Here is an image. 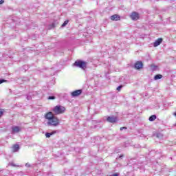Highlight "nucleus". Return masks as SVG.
Masks as SVG:
<instances>
[{
    "mask_svg": "<svg viewBox=\"0 0 176 176\" xmlns=\"http://www.w3.org/2000/svg\"><path fill=\"white\" fill-rule=\"evenodd\" d=\"M73 67H77V68H81V69H86L87 68V62L82 60H76L73 64Z\"/></svg>",
    "mask_w": 176,
    "mask_h": 176,
    "instance_id": "nucleus-1",
    "label": "nucleus"
},
{
    "mask_svg": "<svg viewBox=\"0 0 176 176\" xmlns=\"http://www.w3.org/2000/svg\"><path fill=\"white\" fill-rule=\"evenodd\" d=\"M52 111L55 115H61L65 112V107L61 105H57L53 108Z\"/></svg>",
    "mask_w": 176,
    "mask_h": 176,
    "instance_id": "nucleus-2",
    "label": "nucleus"
},
{
    "mask_svg": "<svg viewBox=\"0 0 176 176\" xmlns=\"http://www.w3.org/2000/svg\"><path fill=\"white\" fill-rule=\"evenodd\" d=\"M47 126H53L57 127L60 124V120L57 117H54L47 122Z\"/></svg>",
    "mask_w": 176,
    "mask_h": 176,
    "instance_id": "nucleus-3",
    "label": "nucleus"
},
{
    "mask_svg": "<svg viewBox=\"0 0 176 176\" xmlns=\"http://www.w3.org/2000/svg\"><path fill=\"white\" fill-rule=\"evenodd\" d=\"M130 17L131 20H133V21H137V20L140 19V14L137 12H133L131 14Z\"/></svg>",
    "mask_w": 176,
    "mask_h": 176,
    "instance_id": "nucleus-4",
    "label": "nucleus"
},
{
    "mask_svg": "<svg viewBox=\"0 0 176 176\" xmlns=\"http://www.w3.org/2000/svg\"><path fill=\"white\" fill-rule=\"evenodd\" d=\"M107 121L109 123H116L118 122V117H115L114 116H107Z\"/></svg>",
    "mask_w": 176,
    "mask_h": 176,
    "instance_id": "nucleus-5",
    "label": "nucleus"
},
{
    "mask_svg": "<svg viewBox=\"0 0 176 176\" xmlns=\"http://www.w3.org/2000/svg\"><path fill=\"white\" fill-rule=\"evenodd\" d=\"M11 129V134H17V133H20V131H21V128H20L19 126H12Z\"/></svg>",
    "mask_w": 176,
    "mask_h": 176,
    "instance_id": "nucleus-6",
    "label": "nucleus"
},
{
    "mask_svg": "<svg viewBox=\"0 0 176 176\" xmlns=\"http://www.w3.org/2000/svg\"><path fill=\"white\" fill-rule=\"evenodd\" d=\"M144 67L142 61H138L134 65L135 69H141Z\"/></svg>",
    "mask_w": 176,
    "mask_h": 176,
    "instance_id": "nucleus-7",
    "label": "nucleus"
},
{
    "mask_svg": "<svg viewBox=\"0 0 176 176\" xmlns=\"http://www.w3.org/2000/svg\"><path fill=\"white\" fill-rule=\"evenodd\" d=\"M55 116H54V114H53V112L50 111L45 114V118L47 119L49 122L50 120H52V119H53V118Z\"/></svg>",
    "mask_w": 176,
    "mask_h": 176,
    "instance_id": "nucleus-8",
    "label": "nucleus"
},
{
    "mask_svg": "<svg viewBox=\"0 0 176 176\" xmlns=\"http://www.w3.org/2000/svg\"><path fill=\"white\" fill-rule=\"evenodd\" d=\"M82 89L74 91L73 92H72V96L78 97V96H80L82 94Z\"/></svg>",
    "mask_w": 176,
    "mask_h": 176,
    "instance_id": "nucleus-9",
    "label": "nucleus"
},
{
    "mask_svg": "<svg viewBox=\"0 0 176 176\" xmlns=\"http://www.w3.org/2000/svg\"><path fill=\"white\" fill-rule=\"evenodd\" d=\"M162 42H163V38H159L153 43L154 47H157V46L160 45L162 44Z\"/></svg>",
    "mask_w": 176,
    "mask_h": 176,
    "instance_id": "nucleus-10",
    "label": "nucleus"
},
{
    "mask_svg": "<svg viewBox=\"0 0 176 176\" xmlns=\"http://www.w3.org/2000/svg\"><path fill=\"white\" fill-rule=\"evenodd\" d=\"M111 20L112 21H118V20H120V16L118 14H114L110 16Z\"/></svg>",
    "mask_w": 176,
    "mask_h": 176,
    "instance_id": "nucleus-11",
    "label": "nucleus"
},
{
    "mask_svg": "<svg viewBox=\"0 0 176 176\" xmlns=\"http://www.w3.org/2000/svg\"><path fill=\"white\" fill-rule=\"evenodd\" d=\"M19 149H20V146L19 144H14L12 146L13 152H19Z\"/></svg>",
    "mask_w": 176,
    "mask_h": 176,
    "instance_id": "nucleus-12",
    "label": "nucleus"
},
{
    "mask_svg": "<svg viewBox=\"0 0 176 176\" xmlns=\"http://www.w3.org/2000/svg\"><path fill=\"white\" fill-rule=\"evenodd\" d=\"M162 78H163V75L157 74L154 76V80H159V79H162Z\"/></svg>",
    "mask_w": 176,
    "mask_h": 176,
    "instance_id": "nucleus-13",
    "label": "nucleus"
},
{
    "mask_svg": "<svg viewBox=\"0 0 176 176\" xmlns=\"http://www.w3.org/2000/svg\"><path fill=\"white\" fill-rule=\"evenodd\" d=\"M156 115H152L151 116L149 117L148 120L150 122H154V120H156Z\"/></svg>",
    "mask_w": 176,
    "mask_h": 176,
    "instance_id": "nucleus-14",
    "label": "nucleus"
},
{
    "mask_svg": "<svg viewBox=\"0 0 176 176\" xmlns=\"http://www.w3.org/2000/svg\"><path fill=\"white\" fill-rule=\"evenodd\" d=\"M151 68L152 69V71H156V69H157V66L156 65H151Z\"/></svg>",
    "mask_w": 176,
    "mask_h": 176,
    "instance_id": "nucleus-15",
    "label": "nucleus"
},
{
    "mask_svg": "<svg viewBox=\"0 0 176 176\" xmlns=\"http://www.w3.org/2000/svg\"><path fill=\"white\" fill-rule=\"evenodd\" d=\"M27 100H32V93H29L26 97Z\"/></svg>",
    "mask_w": 176,
    "mask_h": 176,
    "instance_id": "nucleus-16",
    "label": "nucleus"
},
{
    "mask_svg": "<svg viewBox=\"0 0 176 176\" xmlns=\"http://www.w3.org/2000/svg\"><path fill=\"white\" fill-rule=\"evenodd\" d=\"M52 135H53V133H49V132L45 133L46 138H50L52 137Z\"/></svg>",
    "mask_w": 176,
    "mask_h": 176,
    "instance_id": "nucleus-17",
    "label": "nucleus"
},
{
    "mask_svg": "<svg viewBox=\"0 0 176 176\" xmlns=\"http://www.w3.org/2000/svg\"><path fill=\"white\" fill-rule=\"evenodd\" d=\"M68 23H69V21H68V20L65 21L61 25L62 28L65 27L67 25V24H68Z\"/></svg>",
    "mask_w": 176,
    "mask_h": 176,
    "instance_id": "nucleus-18",
    "label": "nucleus"
},
{
    "mask_svg": "<svg viewBox=\"0 0 176 176\" xmlns=\"http://www.w3.org/2000/svg\"><path fill=\"white\" fill-rule=\"evenodd\" d=\"M156 137H157V138L162 139V138H163V135L161 133H156Z\"/></svg>",
    "mask_w": 176,
    "mask_h": 176,
    "instance_id": "nucleus-19",
    "label": "nucleus"
},
{
    "mask_svg": "<svg viewBox=\"0 0 176 176\" xmlns=\"http://www.w3.org/2000/svg\"><path fill=\"white\" fill-rule=\"evenodd\" d=\"M56 28V23H52L51 25H50V30H52V28Z\"/></svg>",
    "mask_w": 176,
    "mask_h": 176,
    "instance_id": "nucleus-20",
    "label": "nucleus"
},
{
    "mask_svg": "<svg viewBox=\"0 0 176 176\" xmlns=\"http://www.w3.org/2000/svg\"><path fill=\"white\" fill-rule=\"evenodd\" d=\"M6 82H8V80H5L3 78L0 79V85H2V83H5Z\"/></svg>",
    "mask_w": 176,
    "mask_h": 176,
    "instance_id": "nucleus-21",
    "label": "nucleus"
},
{
    "mask_svg": "<svg viewBox=\"0 0 176 176\" xmlns=\"http://www.w3.org/2000/svg\"><path fill=\"white\" fill-rule=\"evenodd\" d=\"M122 89H123V85H120L117 87L116 90L118 91H120L122 90Z\"/></svg>",
    "mask_w": 176,
    "mask_h": 176,
    "instance_id": "nucleus-22",
    "label": "nucleus"
},
{
    "mask_svg": "<svg viewBox=\"0 0 176 176\" xmlns=\"http://www.w3.org/2000/svg\"><path fill=\"white\" fill-rule=\"evenodd\" d=\"M22 80H23V82H30V78L23 77V78H22Z\"/></svg>",
    "mask_w": 176,
    "mask_h": 176,
    "instance_id": "nucleus-23",
    "label": "nucleus"
},
{
    "mask_svg": "<svg viewBox=\"0 0 176 176\" xmlns=\"http://www.w3.org/2000/svg\"><path fill=\"white\" fill-rule=\"evenodd\" d=\"M47 100H56V96H49Z\"/></svg>",
    "mask_w": 176,
    "mask_h": 176,
    "instance_id": "nucleus-24",
    "label": "nucleus"
},
{
    "mask_svg": "<svg viewBox=\"0 0 176 176\" xmlns=\"http://www.w3.org/2000/svg\"><path fill=\"white\" fill-rule=\"evenodd\" d=\"M120 131H123V130H127V126H122L120 129Z\"/></svg>",
    "mask_w": 176,
    "mask_h": 176,
    "instance_id": "nucleus-25",
    "label": "nucleus"
},
{
    "mask_svg": "<svg viewBox=\"0 0 176 176\" xmlns=\"http://www.w3.org/2000/svg\"><path fill=\"white\" fill-rule=\"evenodd\" d=\"M3 115V109H0V118Z\"/></svg>",
    "mask_w": 176,
    "mask_h": 176,
    "instance_id": "nucleus-26",
    "label": "nucleus"
},
{
    "mask_svg": "<svg viewBox=\"0 0 176 176\" xmlns=\"http://www.w3.org/2000/svg\"><path fill=\"white\" fill-rule=\"evenodd\" d=\"M25 167H31V164H30V163H26Z\"/></svg>",
    "mask_w": 176,
    "mask_h": 176,
    "instance_id": "nucleus-27",
    "label": "nucleus"
},
{
    "mask_svg": "<svg viewBox=\"0 0 176 176\" xmlns=\"http://www.w3.org/2000/svg\"><path fill=\"white\" fill-rule=\"evenodd\" d=\"M3 3H5L4 0H0V5H2Z\"/></svg>",
    "mask_w": 176,
    "mask_h": 176,
    "instance_id": "nucleus-28",
    "label": "nucleus"
},
{
    "mask_svg": "<svg viewBox=\"0 0 176 176\" xmlns=\"http://www.w3.org/2000/svg\"><path fill=\"white\" fill-rule=\"evenodd\" d=\"M56 133H57V131H54L51 132V134H52V135H53L56 134Z\"/></svg>",
    "mask_w": 176,
    "mask_h": 176,
    "instance_id": "nucleus-29",
    "label": "nucleus"
},
{
    "mask_svg": "<svg viewBox=\"0 0 176 176\" xmlns=\"http://www.w3.org/2000/svg\"><path fill=\"white\" fill-rule=\"evenodd\" d=\"M173 116H175V117H176V111L173 113ZM174 126H176V124H175Z\"/></svg>",
    "mask_w": 176,
    "mask_h": 176,
    "instance_id": "nucleus-30",
    "label": "nucleus"
},
{
    "mask_svg": "<svg viewBox=\"0 0 176 176\" xmlns=\"http://www.w3.org/2000/svg\"><path fill=\"white\" fill-rule=\"evenodd\" d=\"M123 156H124L123 155H120L119 159H122V157H123Z\"/></svg>",
    "mask_w": 176,
    "mask_h": 176,
    "instance_id": "nucleus-31",
    "label": "nucleus"
},
{
    "mask_svg": "<svg viewBox=\"0 0 176 176\" xmlns=\"http://www.w3.org/2000/svg\"><path fill=\"white\" fill-rule=\"evenodd\" d=\"M11 166H12L13 167H16V164H11Z\"/></svg>",
    "mask_w": 176,
    "mask_h": 176,
    "instance_id": "nucleus-32",
    "label": "nucleus"
},
{
    "mask_svg": "<svg viewBox=\"0 0 176 176\" xmlns=\"http://www.w3.org/2000/svg\"><path fill=\"white\" fill-rule=\"evenodd\" d=\"M20 173V174H23V172L22 171H21V172H19Z\"/></svg>",
    "mask_w": 176,
    "mask_h": 176,
    "instance_id": "nucleus-33",
    "label": "nucleus"
}]
</instances>
